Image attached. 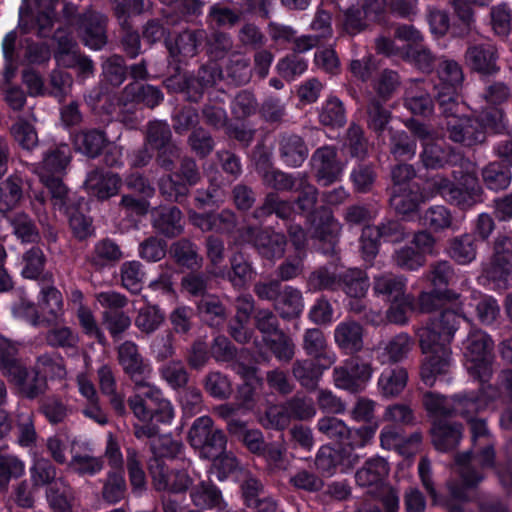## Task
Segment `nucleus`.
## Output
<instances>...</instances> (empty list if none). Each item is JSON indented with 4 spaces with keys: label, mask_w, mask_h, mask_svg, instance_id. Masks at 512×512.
Masks as SVG:
<instances>
[{
    "label": "nucleus",
    "mask_w": 512,
    "mask_h": 512,
    "mask_svg": "<svg viewBox=\"0 0 512 512\" xmlns=\"http://www.w3.org/2000/svg\"><path fill=\"white\" fill-rule=\"evenodd\" d=\"M488 279L494 281L499 288L506 287L512 281V270L508 259L500 255L499 248H496V256L491 264L485 269Z\"/></svg>",
    "instance_id": "nucleus-33"
},
{
    "label": "nucleus",
    "mask_w": 512,
    "mask_h": 512,
    "mask_svg": "<svg viewBox=\"0 0 512 512\" xmlns=\"http://www.w3.org/2000/svg\"><path fill=\"white\" fill-rule=\"evenodd\" d=\"M170 130L164 122H153L148 128V141L156 149L163 150V153H175V147L169 144Z\"/></svg>",
    "instance_id": "nucleus-43"
},
{
    "label": "nucleus",
    "mask_w": 512,
    "mask_h": 512,
    "mask_svg": "<svg viewBox=\"0 0 512 512\" xmlns=\"http://www.w3.org/2000/svg\"><path fill=\"white\" fill-rule=\"evenodd\" d=\"M423 403L427 411L437 417L447 416L452 412L469 414L481 408V404L474 397L446 399L435 393H426Z\"/></svg>",
    "instance_id": "nucleus-11"
},
{
    "label": "nucleus",
    "mask_w": 512,
    "mask_h": 512,
    "mask_svg": "<svg viewBox=\"0 0 512 512\" xmlns=\"http://www.w3.org/2000/svg\"><path fill=\"white\" fill-rule=\"evenodd\" d=\"M496 59V50L491 44L471 46L466 52L468 65L482 74H491L497 71Z\"/></svg>",
    "instance_id": "nucleus-21"
},
{
    "label": "nucleus",
    "mask_w": 512,
    "mask_h": 512,
    "mask_svg": "<svg viewBox=\"0 0 512 512\" xmlns=\"http://www.w3.org/2000/svg\"><path fill=\"white\" fill-rule=\"evenodd\" d=\"M123 286L131 292H138L141 289L143 272L137 261L126 262L121 268Z\"/></svg>",
    "instance_id": "nucleus-60"
},
{
    "label": "nucleus",
    "mask_w": 512,
    "mask_h": 512,
    "mask_svg": "<svg viewBox=\"0 0 512 512\" xmlns=\"http://www.w3.org/2000/svg\"><path fill=\"white\" fill-rule=\"evenodd\" d=\"M69 467L82 475H94L102 470L103 462L90 454H75L72 456Z\"/></svg>",
    "instance_id": "nucleus-57"
},
{
    "label": "nucleus",
    "mask_w": 512,
    "mask_h": 512,
    "mask_svg": "<svg viewBox=\"0 0 512 512\" xmlns=\"http://www.w3.org/2000/svg\"><path fill=\"white\" fill-rule=\"evenodd\" d=\"M405 282L401 277L381 275L375 278L374 291L386 295L389 300H398L404 294Z\"/></svg>",
    "instance_id": "nucleus-40"
},
{
    "label": "nucleus",
    "mask_w": 512,
    "mask_h": 512,
    "mask_svg": "<svg viewBox=\"0 0 512 512\" xmlns=\"http://www.w3.org/2000/svg\"><path fill=\"white\" fill-rule=\"evenodd\" d=\"M335 341L346 352H357L363 345V330L356 322L340 323L335 329Z\"/></svg>",
    "instance_id": "nucleus-24"
},
{
    "label": "nucleus",
    "mask_w": 512,
    "mask_h": 512,
    "mask_svg": "<svg viewBox=\"0 0 512 512\" xmlns=\"http://www.w3.org/2000/svg\"><path fill=\"white\" fill-rule=\"evenodd\" d=\"M493 460L494 451L490 447L483 450L481 454L476 457H472L470 452L459 455L456 459V465L464 484L466 486H473L477 484L482 479V476L472 471L474 466H490L493 464Z\"/></svg>",
    "instance_id": "nucleus-16"
},
{
    "label": "nucleus",
    "mask_w": 512,
    "mask_h": 512,
    "mask_svg": "<svg viewBox=\"0 0 512 512\" xmlns=\"http://www.w3.org/2000/svg\"><path fill=\"white\" fill-rule=\"evenodd\" d=\"M80 33L86 46L94 50L101 49L106 43L105 18L94 12L85 14L81 20Z\"/></svg>",
    "instance_id": "nucleus-18"
},
{
    "label": "nucleus",
    "mask_w": 512,
    "mask_h": 512,
    "mask_svg": "<svg viewBox=\"0 0 512 512\" xmlns=\"http://www.w3.org/2000/svg\"><path fill=\"white\" fill-rule=\"evenodd\" d=\"M129 405L135 417L141 422H149L154 417L162 423H170L174 418L171 403L162 397L159 389L150 384L129 399Z\"/></svg>",
    "instance_id": "nucleus-3"
},
{
    "label": "nucleus",
    "mask_w": 512,
    "mask_h": 512,
    "mask_svg": "<svg viewBox=\"0 0 512 512\" xmlns=\"http://www.w3.org/2000/svg\"><path fill=\"white\" fill-rule=\"evenodd\" d=\"M429 185L435 187L446 200L462 209L470 208L482 200V190L472 177L465 178L464 187L454 186L442 177L433 178Z\"/></svg>",
    "instance_id": "nucleus-6"
},
{
    "label": "nucleus",
    "mask_w": 512,
    "mask_h": 512,
    "mask_svg": "<svg viewBox=\"0 0 512 512\" xmlns=\"http://www.w3.org/2000/svg\"><path fill=\"white\" fill-rule=\"evenodd\" d=\"M120 185L119 178L110 173L103 174L99 171L90 173L85 181L87 191L100 199L114 195Z\"/></svg>",
    "instance_id": "nucleus-23"
},
{
    "label": "nucleus",
    "mask_w": 512,
    "mask_h": 512,
    "mask_svg": "<svg viewBox=\"0 0 512 512\" xmlns=\"http://www.w3.org/2000/svg\"><path fill=\"white\" fill-rule=\"evenodd\" d=\"M438 102L443 114L448 119L447 130L449 137L455 142H464L469 139L471 120L460 117V106L456 101L457 89L463 81L460 66L454 61H443L439 71Z\"/></svg>",
    "instance_id": "nucleus-2"
},
{
    "label": "nucleus",
    "mask_w": 512,
    "mask_h": 512,
    "mask_svg": "<svg viewBox=\"0 0 512 512\" xmlns=\"http://www.w3.org/2000/svg\"><path fill=\"white\" fill-rule=\"evenodd\" d=\"M189 441L202 458H215L226 446L223 432L214 429L211 418L207 416L195 420L189 431Z\"/></svg>",
    "instance_id": "nucleus-5"
},
{
    "label": "nucleus",
    "mask_w": 512,
    "mask_h": 512,
    "mask_svg": "<svg viewBox=\"0 0 512 512\" xmlns=\"http://www.w3.org/2000/svg\"><path fill=\"white\" fill-rule=\"evenodd\" d=\"M381 230L378 226H366L361 235L360 249L365 261L370 262L378 252Z\"/></svg>",
    "instance_id": "nucleus-48"
},
{
    "label": "nucleus",
    "mask_w": 512,
    "mask_h": 512,
    "mask_svg": "<svg viewBox=\"0 0 512 512\" xmlns=\"http://www.w3.org/2000/svg\"><path fill=\"white\" fill-rule=\"evenodd\" d=\"M56 470L51 462L45 458H38L30 468V477L34 488L55 484Z\"/></svg>",
    "instance_id": "nucleus-35"
},
{
    "label": "nucleus",
    "mask_w": 512,
    "mask_h": 512,
    "mask_svg": "<svg viewBox=\"0 0 512 512\" xmlns=\"http://www.w3.org/2000/svg\"><path fill=\"white\" fill-rule=\"evenodd\" d=\"M71 159V151L68 145L62 144L48 152L42 163L37 168L41 181H47L53 177H60Z\"/></svg>",
    "instance_id": "nucleus-17"
},
{
    "label": "nucleus",
    "mask_w": 512,
    "mask_h": 512,
    "mask_svg": "<svg viewBox=\"0 0 512 512\" xmlns=\"http://www.w3.org/2000/svg\"><path fill=\"white\" fill-rule=\"evenodd\" d=\"M407 378V372L403 368L384 370L378 380L381 393L386 397L398 395L405 388Z\"/></svg>",
    "instance_id": "nucleus-29"
},
{
    "label": "nucleus",
    "mask_w": 512,
    "mask_h": 512,
    "mask_svg": "<svg viewBox=\"0 0 512 512\" xmlns=\"http://www.w3.org/2000/svg\"><path fill=\"white\" fill-rule=\"evenodd\" d=\"M199 38H202L201 32L186 31L180 34L174 45L169 47L170 53L183 58L193 57L197 52Z\"/></svg>",
    "instance_id": "nucleus-42"
},
{
    "label": "nucleus",
    "mask_w": 512,
    "mask_h": 512,
    "mask_svg": "<svg viewBox=\"0 0 512 512\" xmlns=\"http://www.w3.org/2000/svg\"><path fill=\"white\" fill-rule=\"evenodd\" d=\"M392 304L387 311V318L390 322L403 324L407 321V313L415 309L413 297L403 295L397 301L391 300Z\"/></svg>",
    "instance_id": "nucleus-63"
},
{
    "label": "nucleus",
    "mask_w": 512,
    "mask_h": 512,
    "mask_svg": "<svg viewBox=\"0 0 512 512\" xmlns=\"http://www.w3.org/2000/svg\"><path fill=\"white\" fill-rule=\"evenodd\" d=\"M492 341L483 331L473 330L464 343V356L470 374L485 381L490 375Z\"/></svg>",
    "instance_id": "nucleus-4"
},
{
    "label": "nucleus",
    "mask_w": 512,
    "mask_h": 512,
    "mask_svg": "<svg viewBox=\"0 0 512 512\" xmlns=\"http://www.w3.org/2000/svg\"><path fill=\"white\" fill-rule=\"evenodd\" d=\"M105 142V136L102 132L97 130L81 132L74 138L75 148L89 157L98 155L104 147Z\"/></svg>",
    "instance_id": "nucleus-32"
},
{
    "label": "nucleus",
    "mask_w": 512,
    "mask_h": 512,
    "mask_svg": "<svg viewBox=\"0 0 512 512\" xmlns=\"http://www.w3.org/2000/svg\"><path fill=\"white\" fill-rule=\"evenodd\" d=\"M424 224L430 226L435 231L449 228L452 225L451 213L444 206H433L426 211Z\"/></svg>",
    "instance_id": "nucleus-59"
},
{
    "label": "nucleus",
    "mask_w": 512,
    "mask_h": 512,
    "mask_svg": "<svg viewBox=\"0 0 512 512\" xmlns=\"http://www.w3.org/2000/svg\"><path fill=\"white\" fill-rule=\"evenodd\" d=\"M292 420L287 405H274L267 409L265 416L261 418L263 426L272 429H284Z\"/></svg>",
    "instance_id": "nucleus-50"
},
{
    "label": "nucleus",
    "mask_w": 512,
    "mask_h": 512,
    "mask_svg": "<svg viewBox=\"0 0 512 512\" xmlns=\"http://www.w3.org/2000/svg\"><path fill=\"white\" fill-rule=\"evenodd\" d=\"M47 499L54 512H73L70 503V490L62 479H58L47 489Z\"/></svg>",
    "instance_id": "nucleus-37"
},
{
    "label": "nucleus",
    "mask_w": 512,
    "mask_h": 512,
    "mask_svg": "<svg viewBox=\"0 0 512 512\" xmlns=\"http://www.w3.org/2000/svg\"><path fill=\"white\" fill-rule=\"evenodd\" d=\"M39 306L42 317L36 311L33 304H22L24 316L33 325H39L43 321L56 322L63 315V299L61 292L53 286L42 288L39 298Z\"/></svg>",
    "instance_id": "nucleus-7"
},
{
    "label": "nucleus",
    "mask_w": 512,
    "mask_h": 512,
    "mask_svg": "<svg viewBox=\"0 0 512 512\" xmlns=\"http://www.w3.org/2000/svg\"><path fill=\"white\" fill-rule=\"evenodd\" d=\"M421 437L413 434L409 439L403 440L400 431L392 426H386L380 433L381 447L387 450L395 449L401 455L409 457L414 455L419 448Z\"/></svg>",
    "instance_id": "nucleus-20"
},
{
    "label": "nucleus",
    "mask_w": 512,
    "mask_h": 512,
    "mask_svg": "<svg viewBox=\"0 0 512 512\" xmlns=\"http://www.w3.org/2000/svg\"><path fill=\"white\" fill-rule=\"evenodd\" d=\"M381 0H362L360 8H350L345 13L344 30L349 34H357L366 26V20H374L382 11Z\"/></svg>",
    "instance_id": "nucleus-15"
},
{
    "label": "nucleus",
    "mask_w": 512,
    "mask_h": 512,
    "mask_svg": "<svg viewBox=\"0 0 512 512\" xmlns=\"http://www.w3.org/2000/svg\"><path fill=\"white\" fill-rule=\"evenodd\" d=\"M468 312L466 305L459 302L457 311L445 309L439 318L418 329L417 335L425 356L421 378L426 385L432 386L436 377L446 373L451 366L450 343L458 329L460 317Z\"/></svg>",
    "instance_id": "nucleus-1"
},
{
    "label": "nucleus",
    "mask_w": 512,
    "mask_h": 512,
    "mask_svg": "<svg viewBox=\"0 0 512 512\" xmlns=\"http://www.w3.org/2000/svg\"><path fill=\"white\" fill-rule=\"evenodd\" d=\"M118 360L125 373L135 382L137 392L142 390V386L149 385L147 380L151 374V367L144 361L135 343H122L118 348Z\"/></svg>",
    "instance_id": "nucleus-9"
},
{
    "label": "nucleus",
    "mask_w": 512,
    "mask_h": 512,
    "mask_svg": "<svg viewBox=\"0 0 512 512\" xmlns=\"http://www.w3.org/2000/svg\"><path fill=\"white\" fill-rule=\"evenodd\" d=\"M451 276L450 265L447 262H439L432 266L428 275L422 279V281H427L430 283L432 287L431 290L441 291L442 293H446L448 297L458 300L459 296L452 294L450 291L446 290V286Z\"/></svg>",
    "instance_id": "nucleus-36"
},
{
    "label": "nucleus",
    "mask_w": 512,
    "mask_h": 512,
    "mask_svg": "<svg viewBox=\"0 0 512 512\" xmlns=\"http://www.w3.org/2000/svg\"><path fill=\"white\" fill-rule=\"evenodd\" d=\"M343 288L350 297H364L369 288V280L366 274L358 269H350L342 276Z\"/></svg>",
    "instance_id": "nucleus-34"
},
{
    "label": "nucleus",
    "mask_w": 512,
    "mask_h": 512,
    "mask_svg": "<svg viewBox=\"0 0 512 512\" xmlns=\"http://www.w3.org/2000/svg\"><path fill=\"white\" fill-rule=\"evenodd\" d=\"M11 133L14 139L24 149L31 150L38 144V136L35 128L29 122L19 119L12 127Z\"/></svg>",
    "instance_id": "nucleus-51"
},
{
    "label": "nucleus",
    "mask_w": 512,
    "mask_h": 512,
    "mask_svg": "<svg viewBox=\"0 0 512 512\" xmlns=\"http://www.w3.org/2000/svg\"><path fill=\"white\" fill-rule=\"evenodd\" d=\"M152 478L157 490L179 493L186 491L198 478V474L188 463L181 469L173 468L171 471L157 467L152 470Z\"/></svg>",
    "instance_id": "nucleus-10"
},
{
    "label": "nucleus",
    "mask_w": 512,
    "mask_h": 512,
    "mask_svg": "<svg viewBox=\"0 0 512 512\" xmlns=\"http://www.w3.org/2000/svg\"><path fill=\"white\" fill-rule=\"evenodd\" d=\"M413 346L412 339L407 334H399L387 342L383 350L389 361H399L407 356Z\"/></svg>",
    "instance_id": "nucleus-49"
},
{
    "label": "nucleus",
    "mask_w": 512,
    "mask_h": 512,
    "mask_svg": "<svg viewBox=\"0 0 512 512\" xmlns=\"http://www.w3.org/2000/svg\"><path fill=\"white\" fill-rule=\"evenodd\" d=\"M26 466L24 461L16 455H0V491L7 489L13 478H19L25 474Z\"/></svg>",
    "instance_id": "nucleus-31"
},
{
    "label": "nucleus",
    "mask_w": 512,
    "mask_h": 512,
    "mask_svg": "<svg viewBox=\"0 0 512 512\" xmlns=\"http://www.w3.org/2000/svg\"><path fill=\"white\" fill-rule=\"evenodd\" d=\"M56 39L58 48L55 58L59 65L64 67H75L83 76H88L93 71L92 62L78 53L77 44L68 36H62L57 32Z\"/></svg>",
    "instance_id": "nucleus-14"
},
{
    "label": "nucleus",
    "mask_w": 512,
    "mask_h": 512,
    "mask_svg": "<svg viewBox=\"0 0 512 512\" xmlns=\"http://www.w3.org/2000/svg\"><path fill=\"white\" fill-rule=\"evenodd\" d=\"M483 178L489 189L498 191L509 186L511 174L508 169L492 163L483 170Z\"/></svg>",
    "instance_id": "nucleus-46"
},
{
    "label": "nucleus",
    "mask_w": 512,
    "mask_h": 512,
    "mask_svg": "<svg viewBox=\"0 0 512 512\" xmlns=\"http://www.w3.org/2000/svg\"><path fill=\"white\" fill-rule=\"evenodd\" d=\"M21 198V188L13 180L8 179L0 185V212L11 210Z\"/></svg>",
    "instance_id": "nucleus-62"
},
{
    "label": "nucleus",
    "mask_w": 512,
    "mask_h": 512,
    "mask_svg": "<svg viewBox=\"0 0 512 512\" xmlns=\"http://www.w3.org/2000/svg\"><path fill=\"white\" fill-rule=\"evenodd\" d=\"M281 153L284 161L292 167L300 166L308 155L301 138L292 136L282 143Z\"/></svg>",
    "instance_id": "nucleus-39"
},
{
    "label": "nucleus",
    "mask_w": 512,
    "mask_h": 512,
    "mask_svg": "<svg viewBox=\"0 0 512 512\" xmlns=\"http://www.w3.org/2000/svg\"><path fill=\"white\" fill-rule=\"evenodd\" d=\"M275 308L283 318L298 316L303 309L300 291L285 287L276 298Z\"/></svg>",
    "instance_id": "nucleus-30"
},
{
    "label": "nucleus",
    "mask_w": 512,
    "mask_h": 512,
    "mask_svg": "<svg viewBox=\"0 0 512 512\" xmlns=\"http://www.w3.org/2000/svg\"><path fill=\"white\" fill-rule=\"evenodd\" d=\"M389 473V465L384 458L373 457L366 461L365 465L356 472L355 478L358 485L369 487L381 484Z\"/></svg>",
    "instance_id": "nucleus-22"
},
{
    "label": "nucleus",
    "mask_w": 512,
    "mask_h": 512,
    "mask_svg": "<svg viewBox=\"0 0 512 512\" xmlns=\"http://www.w3.org/2000/svg\"><path fill=\"white\" fill-rule=\"evenodd\" d=\"M409 128L422 142L421 160L427 168L442 167L448 161V152L442 148L434 134L423 124L411 121Z\"/></svg>",
    "instance_id": "nucleus-12"
},
{
    "label": "nucleus",
    "mask_w": 512,
    "mask_h": 512,
    "mask_svg": "<svg viewBox=\"0 0 512 512\" xmlns=\"http://www.w3.org/2000/svg\"><path fill=\"white\" fill-rule=\"evenodd\" d=\"M319 118L324 125L342 126L345 123L342 103L337 98H330L323 106Z\"/></svg>",
    "instance_id": "nucleus-56"
},
{
    "label": "nucleus",
    "mask_w": 512,
    "mask_h": 512,
    "mask_svg": "<svg viewBox=\"0 0 512 512\" xmlns=\"http://www.w3.org/2000/svg\"><path fill=\"white\" fill-rule=\"evenodd\" d=\"M377 428V423L369 426H362L354 430L349 428V434L346 435L344 445L349 446L351 448L365 447L366 445L372 442L376 434Z\"/></svg>",
    "instance_id": "nucleus-61"
},
{
    "label": "nucleus",
    "mask_w": 512,
    "mask_h": 512,
    "mask_svg": "<svg viewBox=\"0 0 512 512\" xmlns=\"http://www.w3.org/2000/svg\"><path fill=\"white\" fill-rule=\"evenodd\" d=\"M184 181L176 183L171 177L164 178L160 182V189L164 195L171 200H178L179 197L187 193V185L195 184L197 181V172L193 161H187L183 165Z\"/></svg>",
    "instance_id": "nucleus-25"
},
{
    "label": "nucleus",
    "mask_w": 512,
    "mask_h": 512,
    "mask_svg": "<svg viewBox=\"0 0 512 512\" xmlns=\"http://www.w3.org/2000/svg\"><path fill=\"white\" fill-rule=\"evenodd\" d=\"M414 175L415 172L412 166L407 164H400L392 170L393 184L390 197L391 205H395L399 209H407L404 206L402 195H400L399 192L403 191L404 188H415V186L410 183Z\"/></svg>",
    "instance_id": "nucleus-27"
},
{
    "label": "nucleus",
    "mask_w": 512,
    "mask_h": 512,
    "mask_svg": "<svg viewBox=\"0 0 512 512\" xmlns=\"http://www.w3.org/2000/svg\"><path fill=\"white\" fill-rule=\"evenodd\" d=\"M285 243V237L281 233L266 234L261 238L260 252L267 258L281 257Z\"/></svg>",
    "instance_id": "nucleus-64"
},
{
    "label": "nucleus",
    "mask_w": 512,
    "mask_h": 512,
    "mask_svg": "<svg viewBox=\"0 0 512 512\" xmlns=\"http://www.w3.org/2000/svg\"><path fill=\"white\" fill-rule=\"evenodd\" d=\"M371 376L370 365L361 362L358 358L348 359L342 366L334 369L336 387L350 392L363 390Z\"/></svg>",
    "instance_id": "nucleus-8"
},
{
    "label": "nucleus",
    "mask_w": 512,
    "mask_h": 512,
    "mask_svg": "<svg viewBox=\"0 0 512 512\" xmlns=\"http://www.w3.org/2000/svg\"><path fill=\"white\" fill-rule=\"evenodd\" d=\"M6 377L13 383L18 391L27 398H35L46 390V381L35 371L29 374L22 365L7 374Z\"/></svg>",
    "instance_id": "nucleus-19"
},
{
    "label": "nucleus",
    "mask_w": 512,
    "mask_h": 512,
    "mask_svg": "<svg viewBox=\"0 0 512 512\" xmlns=\"http://www.w3.org/2000/svg\"><path fill=\"white\" fill-rule=\"evenodd\" d=\"M36 372L51 378H63L66 375L63 359L57 353L39 356L36 362Z\"/></svg>",
    "instance_id": "nucleus-44"
},
{
    "label": "nucleus",
    "mask_w": 512,
    "mask_h": 512,
    "mask_svg": "<svg viewBox=\"0 0 512 512\" xmlns=\"http://www.w3.org/2000/svg\"><path fill=\"white\" fill-rule=\"evenodd\" d=\"M449 254L459 264H468L476 258L474 239L465 235L452 241Z\"/></svg>",
    "instance_id": "nucleus-41"
},
{
    "label": "nucleus",
    "mask_w": 512,
    "mask_h": 512,
    "mask_svg": "<svg viewBox=\"0 0 512 512\" xmlns=\"http://www.w3.org/2000/svg\"><path fill=\"white\" fill-rule=\"evenodd\" d=\"M17 353L18 345L0 335V367L5 376L21 365L16 358Z\"/></svg>",
    "instance_id": "nucleus-53"
},
{
    "label": "nucleus",
    "mask_w": 512,
    "mask_h": 512,
    "mask_svg": "<svg viewBox=\"0 0 512 512\" xmlns=\"http://www.w3.org/2000/svg\"><path fill=\"white\" fill-rule=\"evenodd\" d=\"M127 468L133 491L141 493L145 489L146 478L138 454L133 449L127 450Z\"/></svg>",
    "instance_id": "nucleus-54"
},
{
    "label": "nucleus",
    "mask_w": 512,
    "mask_h": 512,
    "mask_svg": "<svg viewBox=\"0 0 512 512\" xmlns=\"http://www.w3.org/2000/svg\"><path fill=\"white\" fill-rule=\"evenodd\" d=\"M312 167L317 181L326 186L339 179L344 169V164L337 160L335 149L326 146L314 153Z\"/></svg>",
    "instance_id": "nucleus-13"
},
{
    "label": "nucleus",
    "mask_w": 512,
    "mask_h": 512,
    "mask_svg": "<svg viewBox=\"0 0 512 512\" xmlns=\"http://www.w3.org/2000/svg\"><path fill=\"white\" fill-rule=\"evenodd\" d=\"M397 266L406 270H417L425 264V257L413 246H405L397 250L393 256Z\"/></svg>",
    "instance_id": "nucleus-52"
},
{
    "label": "nucleus",
    "mask_w": 512,
    "mask_h": 512,
    "mask_svg": "<svg viewBox=\"0 0 512 512\" xmlns=\"http://www.w3.org/2000/svg\"><path fill=\"white\" fill-rule=\"evenodd\" d=\"M433 443L438 450L446 451L455 447L462 437V429L459 425H451L447 422H436L432 428Z\"/></svg>",
    "instance_id": "nucleus-28"
},
{
    "label": "nucleus",
    "mask_w": 512,
    "mask_h": 512,
    "mask_svg": "<svg viewBox=\"0 0 512 512\" xmlns=\"http://www.w3.org/2000/svg\"><path fill=\"white\" fill-rule=\"evenodd\" d=\"M71 445V438L64 432L50 436L46 442L47 451L54 461L60 464L66 462L67 452Z\"/></svg>",
    "instance_id": "nucleus-55"
},
{
    "label": "nucleus",
    "mask_w": 512,
    "mask_h": 512,
    "mask_svg": "<svg viewBox=\"0 0 512 512\" xmlns=\"http://www.w3.org/2000/svg\"><path fill=\"white\" fill-rule=\"evenodd\" d=\"M319 430L328 438L339 441L344 445L346 435L349 434V427L340 419L335 417H324L318 421Z\"/></svg>",
    "instance_id": "nucleus-58"
},
{
    "label": "nucleus",
    "mask_w": 512,
    "mask_h": 512,
    "mask_svg": "<svg viewBox=\"0 0 512 512\" xmlns=\"http://www.w3.org/2000/svg\"><path fill=\"white\" fill-rule=\"evenodd\" d=\"M17 442L22 447L32 446L37 439L32 414L29 412L19 413L16 420Z\"/></svg>",
    "instance_id": "nucleus-45"
},
{
    "label": "nucleus",
    "mask_w": 512,
    "mask_h": 512,
    "mask_svg": "<svg viewBox=\"0 0 512 512\" xmlns=\"http://www.w3.org/2000/svg\"><path fill=\"white\" fill-rule=\"evenodd\" d=\"M154 226L162 234L174 237L182 231L181 212L176 207L161 208L154 212Z\"/></svg>",
    "instance_id": "nucleus-26"
},
{
    "label": "nucleus",
    "mask_w": 512,
    "mask_h": 512,
    "mask_svg": "<svg viewBox=\"0 0 512 512\" xmlns=\"http://www.w3.org/2000/svg\"><path fill=\"white\" fill-rule=\"evenodd\" d=\"M193 503L200 508H212L220 505V492L212 485L201 481L191 491Z\"/></svg>",
    "instance_id": "nucleus-38"
},
{
    "label": "nucleus",
    "mask_w": 512,
    "mask_h": 512,
    "mask_svg": "<svg viewBox=\"0 0 512 512\" xmlns=\"http://www.w3.org/2000/svg\"><path fill=\"white\" fill-rule=\"evenodd\" d=\"M164 321V315L156 306H145L141 308L135 318V325L145 333L155 331Z\"/></svg>",
    "instance_id": "nucleus-47"
}]
</instances>
